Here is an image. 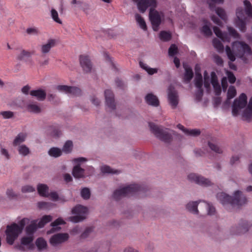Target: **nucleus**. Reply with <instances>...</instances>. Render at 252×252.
Listing matches in <instances>:
<instances>
[{
    "mask_svg": "<svg viewBox=\"0 0 252 252\" xmlns=\"http://www.w3.org/2000/svg\"><path fill=\"white\" fill-rule=\"evenodd\" d=\"M232 50L228 46H226L225 51L229 60L234 62L236 60L235 56L242 58L245 55H251L252 51L250 47L243 41H234L232 44Z\"/></svg>",
    "mask_w": 252,
    "mask_h": 252,
    "instance_id": "1",
    "label": "nucleus"
},
{
    "mask_svg": "<svg viewBox=\"0 0 252 252\" xmlns=\"http://www.w3.org/2000/svg\"><path fill=\"white\" fill-rule=\"evenodd\" d=\"M29 220L24 218L17 224L13 223L6 226L5 234L7 243L12 245L15 240L18 238L19 235L22 232L25 225L29 222Z\"/></svg>",
    "mask_w": 252,
    "mask_h": 252,
    "instance_id": "2",
    "label": "nucleus"
},
{
    "mask_svg": "<svg viewBox=\"0 0 252 252\" xmlns=\"http://www.w3.org/2000/svg\"><path fill=\"white\" fill-rule=\"evenodd\" d=\"M217 197L222 204H230L233 206H241L246 204L247 201L246 197L239 190L234 192L233 197L224 192H220L217 194Z\"/></svg>",
    "mask_w": 252,
    "mask_h": 252,
    "instance_id": "3",
    "label": "nucleus"
},
{
    "mask_svg": "<svg viewBox=\"0 0 252 252\" xmlns=\"http://www.w3.org/2000/svg\"><path fill=\"white\" fill-rule=\"evenodd\" d=\"M145 189L138 184H132L119 189L116 190L113 193V197L116 200L122 197L129 196L139 191H144Z\"/></svg>",
    "mask_w": 252,
    "mask_h": 252,
    "instance_id": "4",
    "label": "nucleus"
},
{
    "mask_svg": "<svg viewBox=\"0 0 252 252\" xmlns=\"http://www.w3.org/2000/svg\"><path fill=\"white\" fill-rule=\"evenodd\" d=\"M149 126L152 132L157 138L165 142L170 141L172 136L168 129L155 125L153 123H149Z\"/></svg>",
    "mask_w": 252,
    "mask_h": 252,
    "instance_id": "5",
    "label": "nucleus"
},
{
    "mask_svg": "<svg viewBox=\"0 0 252 252\" xmlns=\"http://www.w3.org/2000/svg\"><path fill=\"white\" fill-rule=\"evenodd\" d=\"M88 212L87 207L81 205H78L74 207L72 210V213L76 214V216L70 217V220L74 222H78L82 221L86 218V215Z\"/></svg>",
    "mask_w": 252,
    "mask_h": 252,
    "instance_id": "6",
    "label": "nucleus"
},
{
    "mask_svg": "<svg viewBox=\"0 0 252 252\" xmlns=\"http://www.w3.org/2000/svg\"><path fill=\"white\" fill-rule=\"evenodd\" d=\"M247 103V97L246 94L242 93L238 98L234 100L232 105V113L233 116H236L239 110L244 108Z\"/></svg>",
    "mask_w": 252,
    "mask_h": 252,
    "instance_id": "7",
    "label": "nucleus"
},
{
    "mask_svg": "<svg viewBox=\"0 0 252 252\" xmlns=\"http://www.w3.org/2000/svg\"><path fill=\"white\" fill-rule=\"evenodd\" d=\"M149 18L154 31H158L161 23V17L158 11L151 8L149 12Z\"/></svg>",
    "mask_w": 252,
    "mask_h": 252,
    "instance_id": "8",
    "label": "nucleus"
},
{
    "mask_svg": "<svg viewBox=\"0 0 252 252\" xmlns=\"http://www.w3.org/2000/svg\"><path fill=\"white\" fill-rule=\"evenodd\" d=\"M57 89L61 92L71 94L73 96H79L82 91L80 89L76 87H71L67 85H58Z\"/></svg>",
    "mask_w": 252,
    "mask_h": 252,
    "instance_id": "9",
    "label": "nucleus"
},
{
    "mask_svg": "<svg viewBox=\"0 0 252 252\" xmlns=\"http://www.w3.org/2000/svg\"><path fill=\"white\" fill-rule=\"evenodd\" d=\"M168 99L172 108H175L178 104V95L177 91L172 85L168 89Z\"/></svg>",
    "mask_w": 252,
    "mask_h": 252,
    "instance_id": "10",
    "label": "nucleus"
},
{
    "mask_svg": "<svg viewBox=\"0 0 252 252\" xmlns=\"http://www.w3.org/2000/svg\"><path fill=\"white\" fill-rule=\"evenodd\" d=\"M80 63L85 73L91 72L93 65L90 57L87 55H81L79 58Z\"/></svg>",
    "mask_w": 252,
    "mask_h": 252,
    "instance_id": "11",
    "label": "nucleus"
},
{
    "mask_svg": "<svg viewBox=\"0 0 252 252\" xmlns=\"http://www.w3.org/2000/svg\"><path fill=\"white\" fill-rule=\"evenodd\" d=\"M188 179L189 181L193 182L198 185L204 186L211 185V181L208 179L202 176H199L194 173H191L188 175Z\"/></svg>",
    "mask_w": 252,
    "mask_h": 252,
    "instance_id": "12",
    "label": "nucleus"
},
{
    "mask_svg": "<svg viewBox=\"0 0 252 252\" xmlns=\"http://www.w3.org/2000/svg\"><path fill=\"white\" fill-rule=\"evenodd\" d=\"M69 235L67 233H58L53 235L50 240L51 244L53 246L63 243L68 240Z\"/></svg>",
    "mask_w": 252,
    "mask_h": 252,
    "instance_id": "13",
    "label": "nucleus"
},
{
    "mask_svg": "<svg viewBox=\"0 0 252 252\" xmlns=\"http://www.w3.org/2000/svg\"><path fill=\"white\" fill-rule=\"evenodd\" d=\"M236 15L237 20L236 21V26L241 31L245 32L246 30V22L243 19L244 11L242 9H237L236 10Z\"/></svg>",
    "mask_w": 252,
    "mask_h": 252,
    "instance_id": "14",
    "label": "nucleus"
},
{
    "mask_svg": "<svg viewBox=\"0 0 252 252\" xmlns=\"http://www.w3.org/2000/svg\"><path fill=\"white\" fill-rule=\"evenodd\" d=\"M137 4V7L140 12L144 13L149 6L156 7V0H140Z\"/></svg>",
    "mask_w": 252,
    "mask_h": 252,
    "instance_id": "15",
    "label": "nucleus"
},
{
    "mask_svg": "<svg viewBox=\"0 0 252 252\" xmlns=\"http://www.w3.org/2000/svg\"><path fill=\"white\" fill-rule=\"evenodd\" d=\"M104 94L106 105L112 110L115 109L116 105L113 92L110 90H106L104 92Z\"/></svg>",
    "mask_w": 252,
    "mask_h": 252,
    "instance_id": "16",
    "label": "nucleus"
},
{
    "mask_svg": "<svg viewBox=\"0 0 252 252\" xmlns=\"http://www.w3.org/2000/svg\"><path fill=\"white\" fill-rule=\"evenodd\" d=\"M72 174L75 178H84L88 176L86 174L85 170L81 168L79 164L74 166L72 170Z\"/></svg>",
    "mask_w": 252,
    "mask_h": 252,
    "instance_id": "17",
    "label": "nucleus"
},
{
    "mask_svg": "<svg viewBox=\"0 0 252 252\" xmlns=\"http://www.w3.org/2000/svg\"><path fill=\"white\" fill-rule=\"evenodd\" d=\"M145 101L149 105L155 107L158 106L159 104V101L157 96L152 93H149L146 95Z\"/></svg>",
    "mask_w": 252,
    "mask_h": 252,
    "instance_id": "18",
    "label": "nucleus"
},
{
    "mask_svg": "<svg viewBox=\"0 0 252 252\" xmlns=\"http://www.w3.org/2000/svg\"><path fill=\"white\" fill-rule=\"evenodd\" d=\"M56 41L54 39H50L46 44L42 45L41 48L42 54H46L49 52L51 49L54 47L56 45Z\"/></svg>",
    "mask_w": 252,
    "mask_h": 252,
    "instance_id": "19",
    "label": "nucleus"
},
{
    "mask_svg": "<svg viewBox=\"0 0 252 252\" xmlns=\"http://www.w3.org/2000/svg\"><path fill=\"white\" fill-rule=\"evenodd\" d=\"M214 32L215 34L224 42H229L230 38L226 32H222L221 30L217 27L213 28Z\"/></svg>",
    "mask_w": 252,
    "mask_h": 252,
    "instance_id": "20",
    "label": "nucleus"
},
{
    "mask_svg": "<svg viewBox=\"0 0 252 252\" xmlns=\"http://www.w3.org/2000/svg\"><path fill=\"white\" fill-rule=\"evenodd\" d=\"M30 94L33 96L36 97L39 100H43L45 99L46 96V92L41 89L32 90L31 91Z\"/></svg>",
    "mask_w": 252,
    "mask_h": 252,
    "instance_id": "21",
    "label": "nucleus"
},
{
    "mask_svg": "<svg viewBox=\"0 0 252 252\" xmlns=\"http://www.w3.org/2000/svg\"><path fill=\"white\" fill-rule=\"evenodd\" d=\"M37 220H33L32 223L28 225L26 228V232L27 235L32 236L33 233L36 230L37 228Z\"/></svg>",
    "mask_w": 252,
    "mask_h": 252,
    "instance_id": "22",
    "label": "nucleus"
},
{
    "mask_svg": "<svg viewBox=\"0 0 252 252\" xmlns=\"http://www.w3.org/2000/svg\"><path fill=\"white\" fill-rule=\"evenodd\" d=\"M249 230V224L248 222L244 221L242 224H240L237 229L236 232H233V234H241L244 233L248 231Z\"/></svg>",
    "mask_w": 252,
    "mask_h": 252,
    "instance_id": "23",
    "label": "nucleus"
},
{
    "mask_svg": "<svg viewBox=\"0 0 252 252\" xmlns=\"http://www.w3.org/2000/svg\"><path fill=\"white\" fill-rule=\"evenodd\" d=\"M37 191L40 196L47 197L48 196V187L45 184H39L37 186Z\"/></svg>",
    "mask_w": 252,
    "mask_h": 252,
    "instance_id": "24",
    "label": "nucleus"
},
{
    "mask_svg": "<svg viewBox=\"0 0 252 252\" xmlns=\"http://www.w3.org/2000/svg\"><path fill=\"white\" fill-rule=\"evenodd\" d=\"M198 204V203L197 201L190 202L187 204L186 208L190 212L194 214H197L198 212L197 210Z\"/></svg>",
    "mask_w": 252,
    "mask_h": 252,
    "instance_id": "25",
    "label": "nucleus"
},
{
    "mask_svg": "<svg viewBox=\"0 0 252 252\" xmlns=\"http://www.w3.org/2000/svg\"><path fill=\"white\" fill-rule=\"evenodd\" d=\"M213 44L214 47L219 53H222L224 50V46L219 39L215 38L213 40Z\"/></svg>",
    "mask_w": 252,
    "mask_h": 252,
    "instance_id": "26",
    "label": "nucleus"
},
{
    "mask_svg": "<svg viewBox=\"0 0 252 252\" xmlns=\"http://www.w3.org/2000/svg\"><path fill=\"white\" fill-rule=\"evenodd\" d=\"M65 223V221L61 218L57 219L54 222H52L51 226L53 228L51 229V232H53L56 230H59L61 228L58 227L59 225L63 224Z\"/></svg>",
    "mask_w": 252,
    "mask_h": 252,
    "instance_id": "27",
    "label": "nucleus"
},
{
    "mask_svg": "<svg viewBox=\"0 0 252 252\" xmlns=\"http://www.w3.org/2000/svg\"><path fill=\"white\" fill-rule=\"evenodd\" d=\"M26 134L23 133H19L15 138L13 145L14 146H17L23 142L26 139Z\"/></svg>",
    "mask_w": 252,
    "mask_h": 252,
    "instance_id": "28",
    "label": "nucleus"
},
{
    "mask_svg": "<svg viewBox=\"0 0 252 252\" xmlns=\"http://www.w3.org/2000/svg\"><path fill=\"white\" fill-rule=\"evenodd\" d=\"M33 240V236H25L21 239V243L22 245L28 246V249L31 248L32 245L31 244Z\"/></svg>",
    "mask_w": 252,
    "mask_h": 252,
    "instance_id": "29",
    "label": "nucleus"
},
{
    "mask_svg": "<svg viewBox=\"0 0 252 252\" xmlns=\"http://www.w3.org/2000/svg\"><path fill=\"white\" fill-rule=\"evenodd\" d=\"M62 152L59 148L53 147L48 151L49 155L55 158H57L61 156Z\"/></svg>",
    "mask_w": 252,
    "mask_h": 252,
    "instance_id": "30",
    "label": "nucleus"
},
{
    "mask_svg": "<svg viewBox=\"0 0 252 252\" xmlns=\"http://www.w3.org/2000/svg\"><path fill=\"white\" fill-rule=\"evenodd\" d=\"M139 64L140 67L145 69L150 75H153L158 72V69L157 68L149 67L146 64L141 62L139 63Z\"/></svg>",
    "mask_w": 252,
    "mask_h": 252,
    "instance_id": "31",
    "label": "nucleus"
},
{
    "mask_svg": "<svg viewBox=\"0 0 252 252\" xmlns=\"http://www.w3.org/2000/svg\"><path fill=\"white\" fill-rule=\"evenodd\" d=\"M135 19L140 28L143 30L146 31L147 30V26L144 19L141 15L139 14H136L135 15Z\"/></svg>",
    "mask_w": 252,
    "mask_h": 252,
    "instance_id": "32",
    "label": "nucleus"
},
{
    "mask_svg": "<svg viewBox=\"0 0 252 252\" xmlns=\"http://www.w3.org/2000/svg\"><path fill=\"white\" fill-rule=\"evenodd\" d=\"M195 86L197 89L202 88L203 85L202 76L201 73H196L195 77Z\"/></svg>",
    "mask_w": 252,
    "mask_h": 252,
    "instance_id": "33",
    "label": "nucleus"
},
{
    "mask_svg": "<svg viewBox=\"0 0 252 252\" xmlns=\"http://www.w3.org/2000/svg\"><path fill=\"white\" fill-rule=\"evenodd\" d=\"M243 119L249 122L252 118V109L247 108L242 114Z\"/></svg>",
    "mask_w": 252,
    "mask_h": 252,
    "instance_id": "34",
    "label": "nucleus"
},
{
    "mask_svg": "<svg viewBox=\"0 0 252 252\" xmlns=\"http://www.w3.org/2000/svg\"><path fill=\"white\" fill-rule=\"evenodd\" d=\"M35 244L39 250L45 249L47 247V243L46 241L42 238H38L36 240Z\"/></svg>",
    "mask_w": 252,
    "mask_h": 252,
    "instance_id": "35",
    "label": "nucleus"
},
{
    "mask_svg": "<svg viewBox=\"0 0 252 252\" xmlns=\"http://www.w3.org/2000/svg\"><path fill=\"white\" fill-rule=\"evenodd\" d=\"M101 170L103 173L118 174L120 171L117 170H114L107 165L102 166Z\"/></svg>",
    "mask_w": 252,
    "mask_h": 252,
    "instance_id": "36",
    "label": "nucleus"
},
{
    "mask_svg": "<svg viewBox=\"0 0 252 252\" xmlns=\"http://www.w3.org/2000/svg\"><path fill=\"white\" fill-rule=\"evenodd\" d=\"M193 76V73L191 68L189 67L186 68L184 76L185 81L188 83L189 82L192 78Z\"/></svg>",
    "mask_w": 252,
    "mask_h": 252,
    "instance_id": "37",
    "label": "nucleus"
},
{
    "mask_svg": "<svg viewBox=\"0 0 252 252\" xmlns=\"http://www.w3.org/2000/svg\"><path fill=\"white\" fill-rule=\"evenodd\" d=\"M159 38L163 41H168L171 39V34L169 32L161 31L159 33Z\"/></svg>",
    "mask_w": 252,
    "mask_h": 252,
    "instance_id": "38",
    "label": "nucleus"
},
{
    "mask_svg": "<svg viewBox=\"0 0 252 252\" xmlns=\"http://www.w3.org/2000/svg\"><path fill=\"white\" fill-rule=\"evenodd\" d=\"M28 110L32 113H39L41 111L40 107L34 104H30L27 106Z\"/></svg>",
    "mask_w": 252,
    "mask_h": 252,
    "instance_id": "39",
    "label": "nucleus"
},
{
    "mask_svg": "<svg viewBox=\"0 0 252 252\" xmlns=\"http://www.w3.org/2000/svg\"><path fill=\"white\" fill-rule=\"evenodd\" d=\"M31 54L30 52L22 50L21 52L17 55V59L20 61L24 60L26 58L30 57Z\"/></svg>",
    "mask_w": 252,
    "mask_h": 252,
    "instance_id": "40",
    "label": "nucleus"
},
{
    "mask_svg": "<svg viewBox=\"0 0 252 252\" xmlns=\"http://www.w3.org/2000/svg\"><path fill=\"white\" fill-rule=\"evenodd\" d=\"M236 94V90L234 86H231L229 87L227 94V98L228 100L231 99L235 96Z\"/></svg>",
    "mask_w": 252,
    "mask_h": 252,
    "instance_id": "41",
    "label": "nucleus"
},
{
    "mask_svg": "<svg viewBox=\"0 0 252 252\" xmlns=\"http://www.w3.org/2000/svg\"><path fill=\"white\" fill-rule=\"evenodd\" d=\"M51 15L53 20L57 23L62 24V22L59 18L58 13L55 9H52L51 10Z\"/></svg>",
    "mask_w": 252,
    "mask_h": 252,
    "instance_id": "42",
    "label": "nucleus"
},
{
    "mask_svg": "<svg viewBox=\"0 0 252 252\" xmlns=\"http://www.w3.org/2000/svg\"><path fill=\"white\" fill-rule=\"evenodd\" d=\"M18 152L20 155L26 156L29 154L30 150L26 145H22L18 147Z\"/></svg>",
    "mask_w": 252,
    "mask_h": 252,
    "instance_id": "43",
    "label": "nucleus"
},
{
    "mask_svg": "<svg viewBox=\"0 0 252 252\" xmlns=\"http://www.w3.org/2000/svg\"><path fill=\"white\" fill-rule=\"evenodd\" d=\"M201 31L205 36H210L212 34V30L207 24L204 25Z\"/></svg>",
    "mask_w": 252,
    "mask_h": 252,
    "instance_id": "44",
    "label": "nucleus"
},
{
    "mask_svg": "<svg viewBox=\"0 0 252 252\" xmlns=\"http://www.w3.org/2000/svg\"><path fill=\"white\" fill-rule=\"evenodd\" d=\"M216 12L217 15L223 20L225 21L227 19V16L224 9L221 8H217L216 9Z\"/></svg>",
    "mask_w": 252,
    "mask_h": 252,
    "instance_id": "45",
    "label": "nucleus"
},
{
    "mask_svg": "<svg viewBox=\"0 0 252 252\" xmlns=\"http://www.w3.org/2000/svg\"><path fill=\"white\" fill-rule=\"evenodd\" d=\"M72 142L71 141L68 140L65 143L63 147V150L65 153H69L72 150Z\"/></svg>",
    "mask_w": 252,
    "mask_h": 252,
    "instance_id": "46",
    "label": "nucleus"
},
{
    "mask_svg": "<svg viewBox=\"0 0 252 252\" xmlns=\"http://www.w3.org/2000/svg\"><path fill=\"white\" fill-rule=\"evenodd\" d=\"M205 207L208 210V214L210 215H214L216 212L215 208L210 204L206 202H203Z\"/></svg>",
    "mask_w": 252,
    "mask_h": 252,
    "instance_id": "47",
    "label": "nucleus"
},
{
    "mask_svg": "<svg viewBox=\"0 0 252 252\" xmlns=\"http://www.w3.org/2000/svg\"><path fill=\"white\" fill-rule=\"evenodd\" d=\"M81 196L85 199H88L90 197L91 193L89 189L83 188L81 192Z\"/></svg>",
    "mask_w": 252,
    "mask_h": 252,
    "instance_id": "48",
    "label": "nucleus"
},
{
    "mask_svg": "<svg viewBox=\"0 0 252 252\" xmlns=\"http://www.w3.org/2000/svg\"><path fill=\"white\" fill-rule=\"evenodd\" d=\"M208 146L212 151H214L216 153L220 154L222 152L221 149L215 144L209 142L208 143Z\"/></svg>",
    "mask_w": 252,
    "mask_h": 252,
    "instance_id": "49",
    "label": "nucleus"
},
{
    "mask_svg": "<svg viewBox=\"0 0 252 252\" xmlns=\"http://www.w3.org/2000/svg\"><path fill=\"white\" fill-rule=\"evenodd\" d=\"M178 52V48L175 44H172L168 49V54L170 56L173 57Z\"/></svg>",
    "mask_w": 252,
    "mask_h": 252,
    "instance_id": "50",
    "label": "nucleus"
},
{
    "mask_svg": "<svg viewBox=\"0 0 252 252\" xmlns=\"http://www.w3.org/2000/svg\"><path fill=\"white\" fill-rule=\"evenodd\" d=\"M186 134L190 136H196L199 135L200 134V131L199 129H188L186 130Z\"/></svg>",
    "mask_w": 252,
    "mask_h": 252,
    "instance_id": "51",
    "label": "nucleus"
},
{
    "mask_svg": "<svg viewBox=\"0 0 252 252\" xmlns=\"http://www.w3.org/2000/svg\"><path fill=\"white\" fill-rule=\"evenodd\" d=\"M93 231V227H87L81 235V238L85 239L87 238Z\"/></svg>",
    "mask_w": 252,
    "mask_h": 252,
    "instance_id": "52",
    "label": "nucleus"
},
{
    "mask_svg": "<svg viewBox=\"0 0 252 252\" xmlns=\"http://www.w3.org/2000/svg\"><path fill=\"white\" fill-rule=\"evenodd\" d=\"M0 115H2L4 119H10L13 117V112L10 111H1Z\"/></svg>",
    "mask_w": 252,
    "mask_h": 252,
    "instance_id": "53",
    "label": "nucleus"
},
{
    "mask_svg": "<svg viewBox=\"0 0 252 252\" xmlns=\"http://www.w3.org/2000/svg\"><path fill=\"white\" fill-rule=\"evenodd\" d=\"M208 1L209 7L211 10H213L215 8L216 3H221L223 2V0H208Z\"/></svg>",
    "mask_w": 252,
    "mask_h": 252,
    "instance_id": "54",
    "label": "nucleus"
},
{
    "mask_svg": "<svg viewBox=\"0 0 252 252\" xmlns=\"http://www.w3.org/2000/svg\"><path fill=\"white\" fill-rule=\"evenodd\" d=\"M228 31L229 34L233 36V37L235 38H238L240 37L239 34L233 28L228 27Z\"/></svg>",
    "mask_w": 252,
    "mask_h": 252,
    "instance_id": "55",
    "label": "nucleus"
},
{
    "mask_svg": "<svg viewBox=\"0 0 252 252\" xmlns=\"http://www.w3.org/2000/svg\"><path fill=\"white\" fill-rule=\"evenodd\" d=\"M35 191V189L31 186L26 185L22 188V191L23 193L32 192Z\"/></svg>",
    "mask_w": 252,
    "mask_h": 252,
    "instance_id": "56",
    "label": "nucleus"
},
{
    "mask_svg": "<svg viewBox=\"0 0 252 252\" xmlns=\"http://www.w3.org/2000/svg\"><path fill=\"white\" fill-rule=\"evenodd\" d=\"M26 32L29 34L37 35L39 33L38 29L35 27L28 28Z\"/></svg>",
    "mask_w": 252,
    "mask_h": 252,
    "instance_id": "57",
    "label": "nucleus"
},
{
    "mask_svg": "<svg viewBox=\"0 0 252 252\" xmlns=\"http://www.w3.org/2000/svg\"><path fill=\"white\" fill-rule=\"evenodd\" d=\"M211 84L212 86L218 84L219 83L218 82V77L216 74V73L214 71L212 72L211 73Z\"/></svg>",
    "mask_w": 252,
    "mask_h": 252,
    "instance_id": "58",
    "label": "nucleus"
},
{
    "mask_svg": "<svg viewBox=\"0 0 252 252\" xmlns=\"http://www.w3.org/2000/svg\"><path fill=\"white\" fill-rule=\"evenodd\" d=\"M214 62L217 65H220V66H221L223 65V61L222 58L219 55H215L214 56Z\"/></svg>",
    "mask_w": 252,
    "mask_h": 252,
    "instance_id": "59",
    "label": "nucleus"
},
{
    "mask_svg": "<svg viewBox=\"0 0 252 252\" xmlns=\"http://www.w3.org/2000/svg\"><path fill=\"white\" fill-rule=\"evenodd\" d=\"M51 130V134L53 136L59 137L61 134V131L59 129L58 126H55Z\"/></svg>",
    "mask_w": 252,
    "mask_h": 252,
    "instance_id": "60",
    "label": "nucleus"
},
{
    "mask_svg": "<svg viewBox=\"0 0 252 252\" xmlns=\"http://www.w3.org/2000/svg\"><path fill=\"white\" fill-rule=\"evenodd\" d=\"M204 87L207 89H209L210 88L209 77L206 71H205V72H204Z\"/></svg>",
    "mask_w": 252,
    "mask_h": 252,
    "instance_id": "61",
    "label": "nucleus"
},
{
    "mask_svg": "<svg viewBox=\"0 0 252 252\" xmlns=\"http://www.w3.org/2000/svg\"><path fill=\"white\" fill-rule=\"evenodd\" d=\"M6 194L10 199L15 198L17 196V194L14 192L12 189H7Z\"/></svg>",
    "mask_w": 252,
    "mask_h": 252,
    "instance_id": "62",
    "label": "nucleus"
},
{
    "mask_svg": "<svg viewBox=\"0 0 252 252\" xmlns=\"http://www.w3.org/2000/svg\"><path fill=\"white\" fill-rule=\"evenodd\" d=\"M203 91L202 88L198 89L197 92L195 94V98L197 101H200L202 95H203Z\"/></svg>",
    "mask_w": 252,
    "mask_h": 252,
    "instance_id": "63",
    "label": "nucleus"
},
{
    "mask_svg": "<svg viewBox=\"0 0 252 252\" xmlns=\"http://www.w3.org/2000/svg\"><path fill=\"white\" fill-rule=\"evenodd\" d=\"M216 95H219L221 92V87L220 84H216L213 86Z\"/></svg>",
    "mask_w": 252,
    "mask_h": 252,
    "instance_id": "64",
    "label": "nucleus"
}]
</instances>
